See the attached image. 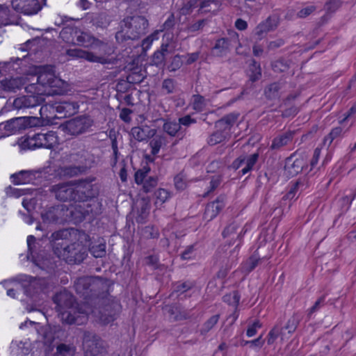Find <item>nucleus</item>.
<instances>
[{
	"mask_svg": "<svg viewBox=\"0 0 356 356\" xmlns=\"http://www.w3.org/2000/svg\"><path fill=\"white\" fill-rule=\"evenodd\" d=\"M75 42L80 46L97 49V51H89L82 49H68L67 54L71 57L83 58L91 63L102 65H114L117 59L110 57L112 52L108 44L92 35L90 33L76 29L74 31Z\"/></svg>",
	"mask_w": 356,
	"mask_h": 356,
	"instance_id": "nucleus-1",
	"label": "nucleus"
},
{
	"mask_svg": "<svg viewBox=\"0 0 356 356\" xmlns=\"http://www.w3.org/2000/svg\"><path fill=\"white\" fill-rule=\"evenodd\" d=\"M92 181L81 180L76 185L72 181L51 186L50 192L60 202H83L95 196Z\"/></svg>",
	"mask_w": 356,
	"mask_h": 356,
	"instance_id": "nucleus-2",
	"label": "nucleus"
},
{
	"mask_svg": "<svg viewBox=\"0 0 356 356\" xmlns=\"http://www.w3.org/2000/svg\"><path fill=\"white\" fill-rule=\"evenodd\" d=\"M77 294L85 300L87 304L104 305L107 298L106 284L99 277H83L78 278L74 285Z\"/></svg>",
	"mask_w": 356,
	"mask_h": 356,
	"instance_id": "nucleus-3",
	"label": "nucleus"
},
{
	"mask_svg": "<svg viewBox=\"0 0 356 356\" xmlns=\"http://www.w3.org/2000/svg\"><path fill=\"white\" fill-rule=\"evenodd\" d=\"M124 26L116 33L117 40H137L148 31L149 23L145 17L134 15L124 19Z\"/></svg>",
	"mask_w": 356,
	"mask_h": 356,
	"instance_id": "nucleus-4",
	"label": "nucleus"
},
{
	"mask_svg": "<svg viewBox=\"0 0 356 356\" xmlns=\"http://www.w3.org/2000/svg\"><path fill=\"white\" fill-rule=\"evenodd\" d=\"M57 143L56 133L50 131L47 133H29L18 140L22 149L33 150L38 148L52 149Z\"/></svg>",
	"mask_w": 356,
	"mask_h": 356,
	"instance_id": "nucleus-5",
	"label": "nucleus"
},
{
	"mask_svg": "<svg viewBox=\"0 0 356 356\" xmlns=\"http://www.w3.org/2000/svg\"><path fill=\"white\" fill-rule=\"evenodd\" d=\"M240 114L238 113H230L215 122L216 131H213L208 138L207 143L213 146L231 137V129L235 124Z\"/></svg>",
	"mask_w": 356,
	"mask_h": 356,
	"instance_id": "nucleus-6",
	"label": "nucleus"
},
{
	"mask_svg": "<svg viewBox=\"0 0 356 356\" xmlns=\"http://www.w3.org/2000/svg\"><path fill=\"white\" fill-rule=\"evenodd\" d=\"M54 251L59 258L71 265L81 263L88 255L87 246H64L62 250L56 246Z\"/></svg>",
	"mask_w": 356,
	"mask_h": 356,
	"instance_id": "nucleus-7",
	"label": "nucleus"
},
{
	"mask_svg": "<svg viewBox=\"0 0 356 356\" xmlns=\"http://www.w3.org/2000/svg\"><path fill=\"white\" fill-rule=\"evenodd\" d=\"M92 124L93 120L89 116L80 115L65 122L60 127L71 136H79L86 132Z\"/></svg>",
	"mask_w": 356,
	"mask_h": 356,
	"instance_id": "nucleus-8",
	"label": "nucleus"
},
{
	"mask_svg": "<svg viewBox=\"0 0 356 356\" xmlns=\"http://www.w3.org/2000/svg\"><path fill=\"white\" fill-rule=\"evenodd\" d=\"M85 202L67 206V222L76 225L83 222L87 217H89V220L93 218V215L90 216L92 211L91 204Z\"/></svg>",
	"mask_w": 356,
	"mask_h": 356,
	"instance_id": "nucleus-9",
	"label": "nucleus"
},
{
	"mask_svg": "<svg viewBox=\"0 0 356 356\" xmlns=\"http://www.w3.org/2000/svg\"><path fill=\"white\" fill-rule=\"evenodd\" d=\"M83 348L86 356H97L105 352L104 341L98 335L90 331L83 333Z\"/></svg>",
	"mask_w": 356,
	"mask_h": 356,
	"instance_id": "nucleus-10",
	"label": "nucleus"
},
{
	"mask_svg": "<svg viewBox=\"0 0 356 356\" xmlns=\"http://www.w3.org/2000/svg\"><path fill=\"white\" fill-rule=\"evenodd\" d=\"M67 206L58 204L48 208L41 213L44 223L63 225L67 222Z\"/></svg>",
	"mask_w": 356,
	"mask_h": 356,
	"instance_id": "nucleus-11",
	"label": "nucleus"
},
{
	"mask_svg": "<svg viewBox=\"0 0 356 356\" xmlns=\"http://www.w3.org/2000/svg\"><path fill=\"white\" fill-rule=\"evenodd\" d=\"M48 106L57 113L56 117L58 118H65L73 115L78 112L79 108L76 102L70 100L49 102L45 105L46 109Z\"/></svg>",
	"mask_w": 356,
	"mask_h": 356,
	"instance_id": "nucleus-12",
	"label": "nucleus"
},
{
	"mask_svg": "<svg viewBox=\"0 0 356 356\" xmlns=\"http://www.w3.org/2000/svg\"><path fill=\"white\" fill-rule=\"evenodd\" d=\"M11 4L15 11L25 15L36 14L42 7L39 0H13Z\"/></svg>",
	"mask_w": 356,
	"mask_h": 356,
	"instance_id": "nucleus-13",
	"label": "nucleus"
},
{
	"mask_svg": "<svg viewBox=\"0 0 356 356\" xmlns=\"http://www.w3.org/2000/svg\"><path fill=\"white\" fill-rule=\"evenodd\" d=\"M47 288V282L44 278L30 277L29 284L24 286V292L27 296L36 301L41 293Z\"/></svg>",
	"mask_w": 356,
	"mask_h": 356,
	"instance_id": "nucleus-14",
	"label": "nucleus"
},
{
	"mask_svg": "<svg viewBox=\"0 0 356 356\" xmlns=\"http://www.w3.org/2000/svg\"><path fill=\"white\" fill-rule=\"evenodd\" d=\"M36 246H28V254L27 259H31L36 266L40 267L42 270L47 271H51L54 270L56 265L55 262L52 261L51 259L47 255L41 254H34Z\"/></svg>",
	"mask_w": 356,
	"mask_h": 356,
	"instance_id": "nucleus-15",
	"label": "nucleus"
},
{
	"mask_svg": "<svg viewBox=\"0 0 356 356\" xmlns=\"http://www.w3.org/2000/svg\"><path fill=\"white\" fill-rule=\"evenodd\" d=\"M239 43L238 35L232 31L230 38H222L216 40L212 50L217 56H222L226 54L230 49V47Z\"/></svg>",
	"mask_w": 356,
	"mask_h": 356,
	"instance_id": "nucleus-16",
	"label": "nucleus"
},
{
	"mask_svg": "<svg viewBox=\"0 0 356 356\" xmlns=\"http://www.w3.org/2000/svg\"><path fill=\"white\" fill-rule=\"evenodd\" d=\"M226 199V195L222 194L214 201L208 203L204 210V219L207 221H211L215 218L225 207Z\"/></svg>",
	"mask_w": 356,
	"mask_h": 356,
	"instance_id": "nucleus-17",
	"label": "nucleus"
},
{
	"mask_svg": "<svg viewBox=\"0 0 356 356\" xmlns=\"http://www.w3.org/2000/svg\"><path fill=\"white\" fill-rule=\"evenodd\" d=\"M53 301L56 304V309L58 312L71 309L73 307L75 300L73 295L68 291L64 289L56 293L53 297Z\"/></svg>",
	"mask_w": 356,
	"mask_h": 356,
	"instance_id": "nucleus-18",
	"label": "nucleus"
},
{
	"mask_svg": "<svg viewBox=\"0 0 356 356\" xmlns=\"http://www.w3.org/2000/svg\"><path fill=\"white\" fill-rule=\"evenodd\" d=\"M128 74L126 77V82L129 84H139L146 77V72L142 65H136L134 63H129L126 66Z\"/></svg>",
	"mask_w": 356,
	"mask_h": 356,
	"instance_id": "nucleus-19",
	"label": "nucleus"
},
{
	"mask_svg": "<svg viewBox=\"0 0 356 356\" xmlns=\"http://www.w3.org/2000/svg\"><path fill=\"white\" fill-rule=\"evenodd\" d=\"M36 327V330L43 340L44 345L45 346V353L49 354L51 353L55 347L54 341V332L52 327L49 325H39Z\"/></svg>",
	"mask_w": 356,
	"mask_h": 356,
	"instance_id": "nucleus-20",
	"label": "nucleus"
},
{
	"mask_svg": "<svg viewBox=\"0 0 356 356\" xmlns=\"http://www.w3.org/2000/svg\"><path fill=\"white\" fill-rule=\"evenodd\" d=\"M44 100L40 95H24L15 99L13 106L17 109L34 108L40 106Z\"/></svg>",
	"mask_w": 356,
	"mask_h": 356,
	"instance_id": "nucleus-21",
	"label": "nucleus"
},
{
	"mask_svg": "<svg viewBox=\"0 0 356 356\" xmlns=\"http://www.w3.org/2000/svg\"><path fill=\"white\" fill-rule=\"evenodd\" d=\"M26 84V81L22 77L3 79L0 81V87L6 92H15L21 90Z\"/></svg>",
	"mask_w": 356,
	"mask_h": 356,
	"instance_id": "nucleus-22",
	"label": "nucleus"
},
{
	"mask_svg": "<svg viewBox=\"0 0 356 356\" xmlns=\"http://www.w3.org/2000/svg\"><path fill=\"white\" fill-rule=\"evenodd\" d=\"M295 134V131L288 130L284 133L275 137L272 140V143L270 147V149L279 150L282 147L288 145L292 142Z\"/></svg>",
	"mask_w": 356,
	"mask_h": 356,
	"instance_id": "nucleus-23",
	"label": "nucleus"
},
{
	"mask_svg": "<svg viewBox=\"0 0 356 356\" xmlns=\"http://www.w3.org/2000/svg\"><path fill=\"white\" fill-rule=\"evenodd\" d=\"M305 165L306 162L302 157L293 160L291 156L286 159L284 168L289 176L294 177L301 172Z\"/></svg>",
	"mask_w": 356,
	"mask_h": 356,
	"instance_id": "nucleus-24",
	"label": "nucleus"
},
{
	"mask_svg": "<svg viewBox=\"0 0 356 356\" xmlns=\"http://www.w3.org/2000/svg\"><path fill=\"white\" fill-rule=\"evenodd\" d=\"M161 120L164 121L163 130L165 133L172 137H177L179 139L183 138L185 135L186 130H183L181 129L179 122L170 120Z\"/></svg>",
	"mask_w": 356,
	"mask_h": 356,
	"instance_id": "nucleus-25",
	"label": "nucleus"
},
{
	"mask_svg": "<svg viewBox=\"0 0 356 356\" xmlns=\"http://www.w3.org/2000/svg\"><path fill=\"white\" fill-rule=\"evenodd\" d=\"M28 117H19L10 119L4 122L8 135L16 133L17 131L24 129L28 126Z\"/></svg>",
	"mask_w": 356,
	"mask_h": 356,
	"instance_id": "nucleus-26",
	"label": "nucleus"
},
{
	"mask_svg": "<svg viewBox=\"0 0 356 356\" xmlns=\"http://www.w3.org/2000/svg\"><path fill=\"white\" fill-rule=\"evenodd\" d=\"M156 133V129L149 127H135L131 129V134L134 139L141 142L152 138Z\"/></svg>",
	"mask_w": 356,
	"mask_h": 356,
	"instance_id": "nucleus-27",
	"label": "nucleus"
},
{
	"mask_svg": "<svg viewBox=\"0 0 356 356\" xmlns=\"http://www.w3.org/2000/svg\"><path fill=\"white\" fill-rule=\"evenodd\" d=\"M268 258V256L262 255L261 250L258 248L254 251L253 254L244 262L243 264V270L246 273H249L252 272L262 260Z\"/></svg>",
	"mask_w": 356,
	"mask_h": 356,
	"instance_id": "nucleus-28",
	"label": "nucleus"
},
{
	"mask_svg": "<svg viewBox=\"0 0 356 356\" xmlns=\"http://www.w3.org/2000/svg\"><path fill=\"white\" fill-rule=\"evenodd\" d=\"M240 225L236 221H232L230 222L225 228L223 229L222 232V236L224 238H231L229 243H236V240H238V245L241 243V238L242 237L241 232L239 234L236 233V231L238 229Z\"/></svg>",
	"mask_w": 356,
	"mask_h": 356,
	"instance_id": "nucleus-29",
	"label": "nucleus"
},
{
	"mask_svg": "<svg viewBox=\"0 0 356 356\" xmlns=\"http://www.w3.org/2000/svg\"><path fill=\"white\" fill-rule=\"evenodd\" d=\"M86 21L96 28H104L109 24L107 15L104 13H88Z\"/></svg>",
	"mask_w": 356,
	"mask_h": 356,
	"instance_id": "nucleus-30",
	"label": "nucleus"
},
{
	"mask_svg": "<svg viewBox=\"0 0 356 356\" xmlns=\"http://www.w3.org/2000/svg\"><path fill=\"white\" fill-rule=\"evenodd\" d=\"M76 233H77L76 229L74 227L61 229L51 234V241L56 242L62 240L72 243Z\"/></svg>",
	"mask_w": 356,
	"mask_h": 356,
	"instance_id": "nucleus-31",
	"label": "nucleus"
},
{
	"mask_svg": "<svg viewBox=\"0 0 356 356\" xmlns=\"http://www.w3.org/2000/svg\"><path fill=\"white\" fill-rule=\"evenodd\" d=\"M13 183L15 185L25 184L30 183L35 178V172L31 170H22L11 176Z\"/></svg>",
	"mask_w": 356,
	"mask_h": 356,
	"instance_id": "nucleus-32",
	"label": "nucleus"
},
{
	"mask_svg": "<svg viewBox=\"0 0 356 356\" xmlns=\"http://www.w3.org/2000/svg\"><path fill=\"white\" fill-rule=\"evenodd\" d=\"M56 352L53 356H74L76 348L73 345L57 343L55 344Z\"/></svg>",
	"mask_w": 356,
	"mask_h": 356,
	"instance_id": "nucleus-33",
	"label": "nucleus"
},
{
	"mask_svg": "<svg viewBox=\"0 0 356 356\" xmlns=\"http://www.w3.org/2000/svg\"><path fill=\"white\" fill-rule=\"evenodd\" d=\"M259 158V153L258 151L248 156H245V166L241 171L238 172V174L244 175L251 172L254 169V167L256 165V163L258 162Z\"/></svg>",
	"mask_w": 356,
	"mask_h": 356,
	"instance_id": "nucleus-34",
	"label": "nucleus"
},
{
	"mask_svg": "<svg viewBox=\"0 0 356 356\" xmlns=\"http://www.w3.org/2000/svg\"><path fill=\"white\" fill-rule=\"evenodd\" d=\"M249 80L252 83L259 80L261 77V69L259 63L252 59L248 69Z\"/></svg>",
	"mask_w": 356,
	"mask_h": 356,
	"instance_id": "nucleus-35",
	"label": "nucleus"
},
{
	"mask_svg": "<svg viewBox=\"0 0 356 356\" xmlns=\"http://www.w3.org/2000/svg\"><path fill=\"white\" fill-rule=\"evenodd\" d=\"M168 312L171 316H174L175 321L189 319L193 316L189 310L184 309L179 306L172 307Z\"/></svg>",
	"mask_w": 356,
	"mask_h": 356,
	"instance_id": "nucleus-36",
	"label": "nucleus"
},
{
	"mask_svg": "<svg viewBox=\"0 0 356 356\" xmlns=\"http://www.w3.org/2000/svg\"><path fill=\"white\" fill-rule=\"evenodd\" d=\"M282 83L274 82L268 85L264 90L265 95L268 99H274L280 96V90L282 88Z\"/></svg>",
	"mask_w": 356,
	"mask_h": 356,
	"instance_id": "nucleus-37",
	"label": "nucleus"
},
{
	"mask_svg": "<svg viewBox=\"0 0 356 356\" xmlns=\"http://www.w3.org/2000/svg\"><path fill=\"white\" fill-rule=\"evenodd\" d=\"M300 322V316L298 314H294L289 318V320L286 322V324L283 327H280V328H283V332L284 330H286L288 334H291L296 331Z\"/></svg>",
	"mask_w": 356,
	"mask_h": 356,
	"instance_id": "nucleus-38",
	"label": "nucleus"
},
{
	"mask_svg": "<svg viewBox=\"0 0 356 356\" xmlns=\"http://www.w3.org/2000/svg\"><path fill=\"white\" fill-rule=\"evenodd\" d=\"M150 167L148 164L143 165L141 168L138 170L134 175L136 183L139 185L142 184L146 179H147L148 174L150 172Z\"/></svg>",
	"mask_w": 356,
	"mask_h": 356,
	"instance_id": "nucleus-39",
	"label": "nucleus"
},
{
	"mask_svg": "<svg viewBox=\"0 0 356 356\" xmlns=\"http://www.w3.org/2000/svg\"><path fill=\"white\" fill-rule=\"evenodd\" d=\"M167 52V46L165 47L162 46L161 50L156 51L152 57V65H154L157 67L163 65L164 64L165 54Z\"/></svg>",
	"mask_w": 356,
	"mask_h": 356,
	"instance_id": "nucleus-40",
	"label": "nucleus"
},
{
	"mask_svg": "<svg viewBox=\"0 0 356 356\" xmlns=\"http://www.w3.org/2000/svg\"><path fill=\"white\" fill-rule=\"evenodd\" d=\"M158 185L156 176H149L143 183V191L145 193L153 192Z\"/></svg>",
	"mask_w": 356,
	"mask_h": 356,
	"instance_id": "nucleus-41",
	"label": "nucleus"
},
{
	"mask_svg": "<svg viewBox=\"0 0 356 356\" xmlns=\"http://www.w3.org/2000/svg\"><path fill=\"white\" fill-rule=\"evenodd\" d=\"M51 78L49 87L52 88V92L54 94L63 93L64 92L63 87L65 85V82L62 79L56 77L54 73Z\"/></svg>",
	"mask_w": 356,
	"mask_h": 356,
	"instance_id": "nucleus-42",
	"label": "nucleus"
},
{
	"mask_svg": "<svg viewBox=\"0 0 356 356\" xmlns=\"http://www.w3.org/2000/svg\"><path fill=\"white\" fill-rule=\"evenodd\" d=\"M192 107L197 112H202L206 107L207 102L204 97L200 95H193L192 96Z\"/></svg>",
	"mask_w": 356,
	"mask_h": 356,
	"instance_id": "nucleus-43",
	"label": "nucleus"
},
{
	"mask_svg": "<svg viewBox=\"0 0 356 356\" xmlns=\"http://www.w3.org/2000/svg\"><path fill=\"white\" fill-rule=\"evenodd\" d=\"M348 130L343 131V129L341 127H337L333 128L330 134L326 136L324 138L325 143L328 141V145H330L334 140L340 138L343 136V134Z\"/></svg>",
	"mask_w": 356,
	"mask_h": 356,
	"instance_id": "nucleus-44",
	"label": "nucleus"
},
{
	"mask_svg": "<svg viewBox=\"0 0 356 356\" xmlns=\"http://www.w3.org/2000/svg\"><path fill=\"white\" fill-rule=\"evenodd\" d=\"M220 318L219 314H216L211 316L202 325V328L200 330V333L201 335H204L207 332H209L218 323Z\"/></svg>",
	"mask_w": 356,
	"mask_h": 356,
	"instance_id": "nucleus-45",
	"label": "nucleus"
},
{
	"mask_svg": "<svg viewBox=\"0 0 356 356\" xmlns=\"http://www.w3.org/2000/svg\"><path fill=\"white\" fill-rule=\"evenodd\" d=\"M165 144V136H157L155 138L152 139L149 145L152 148L151 153L153 155H156L159 153L161 147Z\"/></svg>",
	"mask_w": 356,
	"mask_h": 356,
	"instance_id": "nucleus-46",
	"label": "nucleus"
},
{
	"mask_svg": "<svg viewBox=\"0 0 356 356\" xmlns=\"http://www.w3.org/2000/svg\"><path fill=\"white\" fill-rule=\"evenodd\" d=\"M289 67V62L284 58L277 60L272 63L273 70L277 73L286 72Z\"/></svg>",
	"mask_w": 356,
	"mask_h": 356,
	"instance_id": "nucleus-47",
	"label": "nucleus"
},
{
	"mask_svg": "<svg viewBox=\"0 0 356 356\" xmlns=\"http://www.w3.org/2000/svg\"><path fill=\"white\" fill-rule=\"evenodd\" d=\"M307 187V183L306 178H300L293 183L289 188V191H291L294 195L298 192L304 191Z\"/></svg>",
	"mask_w": 356,
	"mask_h": 356,
	"instance_id": "nucleus-48",
	"label": "nucleus"
},
{
	"mask_svg": "<svg viewBox=\"0 0 356 356\" xmlns=\"http://www.w3.org/2000/svg\"><path fill=\"white\" fill-rule=\"evenodd\" d=\"M207 24V20L205 19L189 23L186 26V31L190 33H197L198 31H202Z\"/></svg>",
	"mask_w": 356,
	"mask_h": 356,
	"instance_id": "nucleus-49",
	"label": "nucleus"
},
{
	"mask_svg": "<svg viewBox=\"0 0 356 356\" xmlns=\"http://www.w3.org/2000/svg\"><path fill=\"white\" fill-rule=\"evenodd\" d=\"M52 75L53 73L49 71L44 70L43 72H40L38 74L37 83L44 87H49Z\"/></svg>",
	"mask_w": 356,
	"mask_h": 356,
	"instance_id": "nucleus-50",
	"label": "nucleus"
},
{
	"mask_svg": "<svg viewBox=\"0 0 356 356\" xmlns=\"http://www.w3.org/2000/svg\"><path fill=\"white\" fill-rule=\"evenodd\" d=\"M355 197H356V192L353 191H350L348 194L342 197L339 200L340 203H341V209L343 211H348V209L350 208V206L352 202L355 198Z\"/></svg>",
	"mask_w": 356,
	"mask_h": 356,
	"instance_id": "nucleus-51",
	"label": "nucleus"
},
{
	"mask_svg": "<svg viewBox=\"0 0 356 356\" xmlns=\"http://www.w3.org/2000/svg\"><path fill=\"white\" fill-rule=\"evenodd\" d=\"M241 296L238 291H234L232 293L227 294L223 296L224 302L228 303L229 305H233L236 308L239 304Z\"/></svg>",
	"mask_w": 356,
	"mask_h": 356,
	"instance_id": "nucleus-52",
	"label": "nucleus"
},
{
	"mask_svg": "<svg viewBox=\"0 0 356 356\" xmlns=\"http://www.w3.org/2000/svg\"><path fill=\"white\" fill-rule=\"evenodd\" d=\"M281 335L282 337L284 335L283 332V328H280V326L275 325L274 327L269 332L268 335L267 343L268 345L273 344L275 339L278 337V336Z\"/></svg>",
	"mask_w": 356,
	"mask_h": 356,
	"instance_id": "nucleus-53",
	"label": "nucleus"
},
{
	"mask_svg": "<svg viewBox=\"0 0 356 356\" xmlns=\"http://www.w3.org/2000/svg\"><path fill=\"white\" fill-rule=\"evenodd\" d=\"M76 232L77 233H76L75 236L73 237V241H72L71 245H75L76 242L79 243V245H83V243L90 240L89 235L84 231L76 229Z\"/></svg>",
	"mask_w": 356,
	"mask_h": 356,
	"instance_id": "nucleus-54",
	"label": "nucleus"
},
{
	"mask_svg": "<svg viewBox=\"0 0 356 356\" xmlns=\"http://www.w3.org/2000/svg\"><path fill=\"white\" fill-rule=\"evenodd\" d=\"M175 186L178 191H184L186 186V179L183 173H179L176 175L174 178Z\"/></svg>",
	"mask_w": 356,
	"mask_h": 356,
	"instance_id": "nucleus-55",
	"label": "nucleus"
},
{
	"mask_svg": "<svg viewBox=\"0 0 356 356\" xmlns=\"http://www.w3.org/2000/svg\"><path fill=\"white\" fill-rule=\"evenodd\" d=\"M88 251L95 258H102L106 256V250L105 246H88Z\"/></svg>",
	"mask_w": 356,
	"mask_h": 356,
	"instance_id": "nucleus-56",
	"label": "nucleus"
},
{
	"mask_svg": "<svg viewBox=\"0 0 356 356\" xmlns=\"http://www.w3.org/2000/svg\"><path fill=\"white\" fill-rule=\"evenodd\" d=\"M196 1H200L199 6L200 10H202L203 13L211 12V8L210 7L212 4H214L215 7H217L218 5V2L216 0H196Z\"/></svg>",
	"mask_w": 356,
	"mask_h": 356,
	"instance_id": "nucleus-57",
	"label": "nucleus"
},
{
	"mask_svg": "<svg viewBox=\"0 0 356 356\" xmlns=\"http://www.w3.org/2000/svg\"><path fill=\"white\" fill-rule=\"evenodd\" d=\"M269 31H270L269 28L265 22H263L257 26L254 31V34L257 37V39L260 40Z\"/></svg>",
	"mask_w": 356,
	"mask_h": 356,
	"instance_id": "nucleus-58",
	"label": "nucleus"
},
{
	"mask_svg": "<svg viewBox=\"0 0 356 356\" xmlns=\"http://www.w3.org/2000/svg\"><path fill=\"white\" fill-rule=\"evenodd\" d=\"M162 90L166 92V94H172L175 90V81L172 79H165L162 83Z\"/></svg>",
	"mask_w": 356,
	"mask_h": 356,
	"instance_id": "nucleus-59",
	"label": "nucleus"
},
{
	"mask_svg": "<svg viewBox=\"0 0 356 356\" xmlns=\"http://www.w3.org/2000/svg\"><path fill=\"white\" fill-rule=\"evenodd\" d=\"M193 286V283L191 282H184L181 283L179 282L175 285L173 293L175 292L183 293L188 291L189 289H192Z\"/></svg>",
	"mask_w": 356,
	"mask_h": 356,
	"instance_id": "nucleus-60",
	"label": "nucleus"
},
{
	"mask_svg": "<svg viewBox=\"0 0 356 356\" xmlns=\"http://www.w3.org/2000/svg\"><path fill=\"white\" fill-rule=\"evenodd\" d=\"M220 183L221 179L219 177H213L209 182V190L202 195V197H208L210 193L213 192L220 186Z\"/></svg>",
	"mask_w": 356,
	"mask_h": 356,
	"instance_id": "nucleus-61",
	"label": "nucleus"
},
{
	"mask_svg": "<svg viewBox=\"0 0 356 356\" xmlns=\"http://www.w3.org/2000/svg\"><path fill=\"white\" fill-rule=\"evenodd\" d=\"M341 0H327L325 8L329 13H334L341 6Z\"/></svg>",
	"mask_w": 356,
	"mask_h": 356,
	"instance_id": "nucleus-62",
	"label": "nucleus"
},
{
	"mask_svg": "<svg viewBox=\"0 0 356 356\" xmlns=\"http://www.w3.org/2000/svg\"><path fill=\"white\" fill-rule=\"evenodd\" d=\"M264 22L271 31L277 27L279 24V17L277 15H270L264 21Z\"/></svg>",
	"mask_w": 356,
	"mask_h": 356,
	"instance_id": "nucleus-63",
	"label": "nucleus"
},
{
	"mask_svg": "<svg viewBox=\"0 0 356 356\" xmlns=\"http://www.w3.org/2000/svg\"><path fill=\"white\" fill-rule=\"evenodd\" d=\"M60 313L61 314L62 320L67 324L72 325L76 323L75 316L73 314H72V313L70 311H67V309L63 311Z\"/></svg>",
	"mask_w": 356,
	"mask_h": 356,
	"instance_id": "nucleus-64",
	"label": "nucleus"
}]
</instances>
